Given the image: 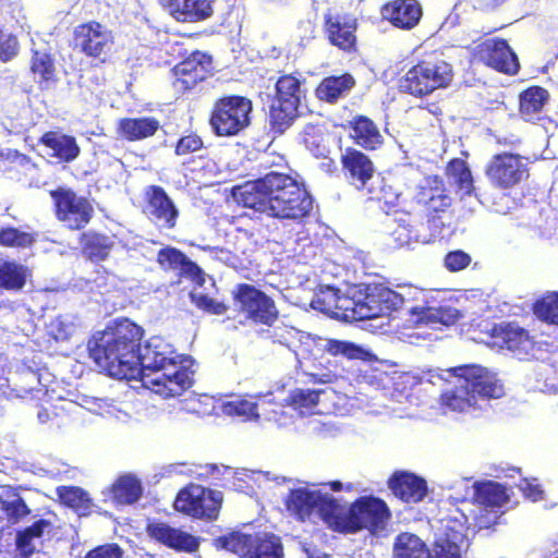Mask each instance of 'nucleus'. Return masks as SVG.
Masks as SVG:
<instances>
[{
  "mask_svg": "<svg viewBox=\"0 0 558 558\" xmlns=\"http://www.w3.org/2000/svg\"><path fill=\"white\" fill-rule=\"evenodd\" d=\"M143 329L128 318L96 331L88 340L90 359L108 376L118 379L141 378L163 398L182 395L193 385L190 356L175 352L160 337H151L141 345Z\"/></svg>",
  "mask_w": 558,
  "mask_h": 558,
  "instance_id": "1",
  "label": "nucleus"
},
{
  "mask_svg": "<svg viewBox=\"0 0 558 558\" xmlns=\"http://www.w3.org/2000/svg\"><path fill=\"white\" fill-rule=\"evenodd\" d=\"M352 295L357 298L360 307L357 318L369 320L371 327L383 329L385 325L397 319L393 313L400 314L411 325L451 326L461 317L458 308L450 305H430L425 293L418 292L422 299L414 296L416 304H411L403 294L386 287L383 283L362 282L352 286Z\"/></svg>",
  "mask_w": 558,
  "mask_h": 558,
  "instance_id": "2",
  "label": "nucleus"
},
{
  "mask_svg": "<svg viewBox=\"0 0 558 558\" xmlns=\"http://www.w3.org/2000/svg\"><path fill=\"white\" fill-rule=\"evenodd\" d=\"M234 199L257 218L298 220L310 215L313 197L291 175L270 171L233 187Z\"/></svg>",
  "mask_w": 558,
  "mask_h": 558,
  "instance_id": "3",
  "label": "nucleus"
},
{
  "mask_svg": "<svg viewBox=\"0 0 558 558\" xmlns=\"http://www.w3.org/2000/svg\"><path fill=\"white\" fill-rule=\"evenodd\" d=\"M454 379L453 387L441 393V404L457 412L470 409H483L493 399L505 395V389L497 375L480 365H465L444 371L440 379Z\"/></svg>",
  "mask_w": 558,
  "mask_h": 558,
  "instance_id": "4",
  "label": "nucleus"
},
{
  "mask_svg": "<svg viewBox=\"0 0 558 558\" xmlns=\"http://www.w3.org/2000/svg\"><path fill=\"white\" fill-rule=\"evenodd\" d=\"M452 77V65L438 56H430L407 72L400 81V88L414 96H425L447 87Z\"/></svg>",
  "mask_w": 558,
  "mask_h": 558,
  "instance_id": "5",
  "label": "nucleus"
},
{
  "mask_svg": "<svg viewBox=\"0 0 558 558\" xmlns=\"http://www.w3.org/2000/svg\"><path fill=\"white\" fill-rule=\"evenodd\" d=\"M463 539L461 532L445 533L437 536L429 550L417 535L401 533L393 543V558H462L460 544Z\"/></svg>",
  "mask_w": 558,
  "mask_h": 558,
  "instance_id": "6",
  "label": "nucleus"
},
{
  "mask_svg": "<svg viewBox=\"0 0 558 558\" xmlns=\"http://www.w3.org/2000/svg\"><path fill=\"white\" fill-rule=\"evenodd\" d=\"M216 547L238 555L240 558H283V546L272 533L246 534L231 532L215 539Z\"/></svg>",
  "mask_w": 558,
  "mask_h": 558,
  "instance_id": "7",
  "label": "nucleus"
},
{
  "mask_svg": "<svg viewBox=\"0 0 558 558\" xmlns=\"http://www.w3.org/2000/svg\"><path fill=\"white\" fill-rule=\"evenodd\" d=\"M390 518L387 504L375 496H362L352 502L344 514L341 511L335 520L345 532H356L366 529L371 532H381Z\"/></svg>",
  "mask_w": 558,
  "mask_h": 558,
  "instance_id": "8",
  "label": "nucleus"
},
{
  "mask_svg": "<svg viewBox=\"0 0 558 558\" xmlns=\"http://www.w3.org/2000/svg\"><path fill=\"white\" fill-rule=\"evenodd\" d=\"M252 101L243 96L219 98L210 116V125L218 136H234L251 123Z\"/></svg>",
  "mask_w": 558,
  "mask_h": 558,
  "instance_id": "9",
  "label": "nucleus"
},
{
  "mask_svg": "<svg viewBox=\"0 0 558 558\" xmlns=\"http://www.w3.org/2000/svg\"><path fill=\"white\" fill-rule=\"evenodd\" d=\"M222 502V493L191 485L180 490L175 500V510L196 519L215 520Z\"/></svg>",
  "mask_w": 558,
  "mask_h": 558,
  "instance_id": "10",
  "label": "nucleus"
},
{
  "mask_svg": "<svg viewBox=\"0 0 558 558\" xmlns=\"http://www.w3.org/2000/svg\"><path fill=\"white\" fill-rule=\"evenodd\" d=\"M286 504L301 520L308 518L314 510H317L325 520H335L341 510L339 502L331 495L306 487L291 489Z\"/></svg>",
  "mask_w": 558,
  "mask_h": 558,
  "instance_id": "11",
  "label": "nucleus"
},
{
  "mask_svg": "<svg viewBox=\"0 0 558 558\" xmlns=\"http://www.w3.org/2000/svg\"><path fill=\"white\" fill-rule=\"evenodd\" d=\"M233 299L238 310L255 323L271 326L278 317L274 300L252 284L236 286Z\"/></svg>",
  "mask_w": 558,
  "mask_h": 558,
  "instance_id": "12",
  "label": "nucleus"
},
{
  "mask_svg": "<svg viewBox=\"0 0 558 558\" xmlns=\"http://www.w3.org/2000/svg\"><path fill=\"white\" fill-rule=\"evenodd\" d=\"M57 218L72 230H81L92 219L94 208L89 201L70 189L59 187L51 192Z\"/></svg>",
  "mask_w": 558,
  "mask_h": 558,
  "instance_id": "13",
  "label": "nucleus"
},
{
  "mask_svg": "<svg viewBox=\"0 0 558 558\" xmlns=\"http://www.w3.org/2000/svg\"><path fill=\"white\" fill-rule=\"evenodd\" d=\"M113 36L98 22L81 24L74 29V47L93 58H105L111 50Z\"/></svg>",
  "mask_w": 558,
  "mask_h": 558,
  "instance_id": "14",
  "label": "nucleus"
},
{
  "mask_svg": "<svg viewBox=\"0 0 558 558\" xmlns=\"http://www.w3.org/2000/svg\"><path fill=\"white\" fill-rule=\"evenodd\" d=\"M490 182L499 187L508 189L527 175L526 165L519 155H495L486 168Z\"/></svg>",
  "mask_w": 558,
  "mask_h": 558,
  "instance_id": "15",
  "label": "nucleus"
},
{
  "mask_svg": "<svg viewBox=\"0 0 558 558\" xmlns=\"http://www.w3.org/2000/svg\"><path fill=\"white\" fill-rule=\"evenodd\" d=\"M213 70L211 56L202 51H193L173 68L174 86L180 90L194 88L203 82Z\"/></svg>",
  "mask_w": 558,
  "mask_h": 558,
  "instance_id": "16",
  "label": "nucleus"
},
{
  "mask_svg": "<svg viewBox=\"0 0 558 558\" xmlns=\"http://www.w3.org/2000/svg\"><path fill=\"white\" fill-rule=\"evenodd\" d=\"M148 218L160 229H173L179 209L163 187L150 185L146 191Z\"/></svg>",
  "mask_w": 558,
  "mask_h": 558,
  "instance_id": "17",
  "label": "nucleus"
},
{
  "mask_svg": "<svg viewBox=\"0 0 558 558\" xmlns=\"http://www.w3.org/2000/svg\"><path fill=\"white\" fill-rule=\"evenodd\" d=\"M147 534L158 543L177 551L195 553L199 547V538L168 523L153 521L147 524Z\"/></svg>",
  "mask_w": 558,
  "mask_h": 558,
  "instance_id": "18",
  "label": "nucleus"
},
{
  "mask_svg": "<svg viewBox=\"0 0 558 558\" xmlns=\"http://www.w3.org/2000/svg\"><path fill=\"white\" fill-rule=\"evenodd\" d=\"M53 525L47 519H39L15 534L16 558H31L41 550L45 538H50Z\"/></svg>",
  "mask_w": 558,
  "mask_h": 558,
  "instance_id": "19",
  "label": "nucleus"
},
{
  "mask_svg": "<svg viewBox=\"0 0 558 558\" xmlns=\"http://www.w3.org/2000/svg\"><path fill=\"white\" fill-rule=\"evenodd\" d=\"M341 162L345 178L357 190H367L375 181L373 162L362 151L347 148L341 155Z\"/></svg>",
  "mask_w": 558,
  "mask_h": 558,
  "instance_id": "20",
  "label": "nucleus"
},
{
  "mask_svg": "<svg viewBox=\"0 0 558 558\" xmlns=\"http://www.w3.org/2000/svg\"><path fill=\"white\" fill-rule=\"evenodd\" d=\"M157 262L161 268L175 270L181 277L191 279L198 286L205 282L202 268L179 248L172 246L160 248L157 253Z\"/></svg>",
  "mask_w": 558,
  "mask_h": 558,
  "instance_id": "21",
  "label": "nucleus"
},
{
  "mask_svg": "<svg viewBox=\"0 0 558 558\" xmlns=\"http://www.w3.org/2000/svg\"><path fill=\"white\" fill-rule=\"evenodd\" d=\"M388 485L395 496L408 504L422 501L428 492L425 478L408 471L395 472Z\"/></svg>",
  "mask_w": 558,
  "mask_h": 558,
  "instance_id": "22",
  "label": "nucleus"
},
{
  "mask_svg": "<svg viewBox=\"0 0 558 558\" xmlns=\"http://www.w3.org/2000/svg\"><path fill=\"white\" fill-rule=\"evenodd\" d=\"M215 0H161L163 8L180 22L194 23L213 15Z\"/></svg>",
  "mask_w": 558,
  "mask_h": 558,
  "instance_id": "23",
  "label": "nucleus"
},
{
  "mask_svg": "<svg viewBox=\"0 0 558 558\" xmlns=\"http://www.w3.org/2000/svg\"><path fill=\"white\" fill-rule=\"evenodd\" d=\"M483 59L487 65L502 73L515 74L519 70L518 57L505 39L487 43Z\"/></svg>",
  "mask_w": 558,
  "mask_h": 558,
  "instance_id": "24",
  "label": "nucleus"
},
{
  "mask_svg": "<svg viewBox=\"0 0 558 558\" xmlns=\"http://www.w3.org/2000/svg\"><path fill=\"white\" fill-rule=\"evenodd\" d=\"M83 255L94 262L106 260L112 251L117 250V235H107L93 230L81 234Z\"/></svg>",
  "mask_w": 558,
  "mask_h": 558,
  "instance_id": "25",
  "label": "nucleus"
},
{
  "mask_svg": "<svg viewBox=\"0 0 558 558\" xmlns=\"http://www.w3.org/2000/svg\"><path fill=\"white\" fill-rule=\"evenodd\" d=\"M384 16L395 26L411 29L422 17V8L416 0H395L384 8Z\"/></svg>",
  "mask_w": 558,
  "mask_h": 558,
  "instance_id": "26",
  "label": "nucleus"
},
{
  "mask_svg": "<svg viewBox=\"0 0 558 558\" xmlns=\"http://www.w3.org/2000/svg\"><path fill=\"white\" fill-rule=\"evenodd\" d=\"M50 374L38 368L34 362L22 363L14 374V385L19 391L24 393L36 392L35 397L40 398V393H46L47 381Z\"/></svg>",
  "mask_w": 558,
  "mask_h": 558,
  "instance_id": "27",
  "label": "nucleus"
},
{
  "mask_svg": "<svg viewBox=\"0 0 558 558\" xmlns=\"http://www.w3.org/2000/svg\"><path fill=\"white\" fill-rule=\"evenodd\" d=\"M40 143L51 150L49 154L64 162H71L80 155V146L76 140L61 132L50 131L40 137Z\"/></svg>",
  "mask_w": 558,
  "mask_h": 558,
  "instance_id": "28",
  "label": "nucleus"
},
{
  "mask_svg": "<svg viewBox=\"0 0 558 558\" xmlns=\"http://www.w3.org/2000/svg\"><path fill=\"white\" fill-rule=\"evenodd\" d=\"M349 129L354 142L364 149H377L384 142L377 125L365 116L354 117L349 122Z\"/></svg>",
  "mask_w": 558,
  "mask_h": 558,
  "instance_id": "29",
  "label": "nucleus"
},
{
  "mask_svg": "<svg viewBox=\"0 0 558 558\" xmlns=\"http://www.w3.org/2000/svg\"><path fill=\"white\" fill-rule=\"evenodd\" d=\"M499 338L507 350L522 359L532 353L535 342L529 332L514 324L500 325Z\"/></svg>",
  "mask_w": 558,
  "mask_h": 558,
  "instance_id": "30",
  "label": "nucleus"
},
{
  "mask_svg": "<svg viewBox=\"0 0 558 558\" xmlns=\"http://www.w3.org/2000/svg\"><path fill=\"white\" fill-rule=\"evenodd\" d=\"M355 80L349 73L325 77L316 89L317 97L327 102L333 104L345 97L354 87Z\"/></svg>",
  "mask_w": 558,
  "mask_h": 558,
  "instance_id": "31",
  "label": "nucleus"
},
{
  "mask_svg": "<svg viewBox=\"0 0 558 558\" xmlns=\"http://www.w3.org/2000/svg\"><path fill=\"white\" fill-rule=\"evenodd\" d=\"M159 126V121L151 117L124 118L119 122V132L128 141H140L153 136Z\"/></svg>",
  "mask_w": 558,
  "mask_h": 558,
  "instance_id": "32",
  "label": "nucleus"
},
{
  "mask_svg": "<svg viewBox=\"0 0 558 558\" xmlns=\"http://www.w3.org/2000/svg\"><path fill=\"white\" fill-rule=\"evenodd\" d=\"M31 70L41 89L49 88L54 82V59L47 49L33 50Z\"/></svg>",
  "mask_w": 558,
  "mask_h": 558,
  "instance_id": "33",
  "label": "nucleus"
},
{
  "mask_svg": "<svg viewBox=\"0 0 558 558\" xmlns=\"http://www.w3.org/2000/svg\"><path fill=\"white\" fill-rule=\"evenodd\" d=\"M549 99L548 92L541 86H531L520 94V112L525 121L538 119L545 104Z\"/></svg>",
  "mask_w": 558,
  "mask_h": 558,
  "instance_id": "34",
  "label": "nucleus"
},
{
  "mask_svg": "<svg viewBox=\"0 0 558 558\" xmlns=\"http://www.w3.org/2000/svg\"><path fill=\"white\" fill-rule=\"evenodd\" d=\"M407 218H401L396 228L390 232V238L395 243L396 247H412L415 243H428L429 235L421 234L416 226L411 222L410 216L405 215Z\"/></svg>",
  "mask_w": 558,
  "mask_h": 558,
  "instance_id": "35",
  "label": "nucleus"
},
{
  "mask_svg": "<svg viewBox=\"0 0 558 558\" xmlns=\"http://www.w3.org/2000/svg\"><path fill=\"white\" fill-rule=\"evenodd\" d=\"M58 496L63 505L72 508L78 517L88 515L94 507L87 492L76 486H62L58 488Z\"/></svg>",
  "mask_w": 558,
  "mask_h": 558,
  "instance_id": "36",
  "label": "nucleus"
},
{
  "mask_svg": "<svg viewBox=\"0 0 558 558\" xmlns=\"http://www.w3.org/2000/svg\"><path fill=\"white\" fill-rule=\"evenodd\" d=\"M28 270L15 262L0 259V288L20 291L26 283Z\"/></svg>",
  "mask_w": 558,
  "mask_h": 558,
  "instance_id": "37",
  "label": "nucleus"
},
{
  "mask_svg": "<svg viewBox=\"0 0 558 558\" xmlns=\"http://www.w3.org/2000/svg\"><path fill=\"white\" fill-rule=\"evenodd\" d=\"M302 96L300 80L292 75H283L276 83V96L272 100L284 105L290 104L299 109Z\"/></svg>",
  "mask_w": 558,
  "mask_h": 558,
  "instance_id": "38",
  "label": "nucleus"
},
{
  "mask_svg": "<svg viewBox=\"0 0 558 558\" xmlns=\"http://www.w3.org/2000/svg\"><path fill=\"white\" fill-rule=\"evenodd\" d=\"M509 500L505 488L493 481L476 482L475 501L488 507H502Z\"/></svg>",
  "mask_w": 558,
  "mask_h": 558,
  "instance_id": "39",
  "label": "nucleus"
},
{
  "mask_svg": "<svg viewBox=\"0 0 558 558\" xmlns=\"http://www.w3.org/2000/svg\"><path fill=\"white\" fill-rule=\"evenodd\" d=\"M231 400L223 401L220 404V411L228 416H238L243 421H258V405L240 396H232Z\"/></svg>",
  "mask_w": 558,
  "mask_h": 558,
  "instance_id": "40",
  "label": "nucleus"
},
{
  "mask_svg": "<svg viewBox=\"0 0 558 558\" xmlns=\"http://www.w3.org/2000/svg\"><path fill=\"white\" fill-rule=\"evenodd\" d=\"M113 498L120 505H131L140 499L143 493L141 482L133 475L121 476L113 485Z\"/></svg>",
  "mask_w": 558,
  "mask_h": 558,
  "instance_id": "41",
  "label": "nucleus"
},
{
  "mask_svg": "<svg viewBox=\"0 0 558 558\" xmlns=\"http://www.w3.org/2000/svg\"><path fill=\"white\" fill-rule=\"evenodd\" d=\"M367 193L372 199L378 201L380 209L387 214L398 206L401 196L400 192L387 184L381 178H376L372 182L369 187H367Z\"/></svg>",
  "mask_w": 558,
  "mask_h": 558,
  "instance_id": "42",
  "label": "nucleus"
},
{
  "mask_svg": "<svg viewBox=\"0 0 558 558\" xmlns=\"http://www.w3.org/2000/svg\"><path fill=\"white\" fill-rule=\"evenodd\" d=\"M299 116V109L292 107L290 104L271 101L269 108V124L271 130L278 134H282L289 129L294 119Z\"/></svg>",
  "mask_w": 558,
  "mask_h": 558,
  "instance_id": "43",
  "label": "nucleus"
},
{
  "mask_svg": "<svg viewBox=\"0 0 558 558\" xmlns=\"http://www.w3.org/2000/svg\"><path fill=\"white\" fill-rule=\"evenodd\" d=\"M328 39L331 45L349 51L355 46L356 37L354 28L349 24H342L340 21L332 22L328 19L326 22Z\"/></svg>",
  "mask_w": 558,
  "mask_h": 558,
  "instance_id": "44",
  "label": "nucleus"
},
{
  "mask_svg": "<svg viewBox=\"0 0 558 558\" xmlns=\"http://www.w3.org/2000/svg\"><path fill=\"white\" fill-rule=\"evenodd\" d=\"M447 171L462 196H470L473 193V177L464 160L458 158L451 160L447 167Z\"/></svg>",
  "mask_w": 558,
  "mask_h": 558,
  "instance_id": "45",
  "label": "nucleus"
},
{
  "mask_svg": "<svg viewBox=\"0 0 558 558\" xmlns=\"http://www.w3.org/2000/svg\"><path fill=\"white\" fill-rule=\"evenodd\" d=\"M0 505L1 510L12 523H16L31 512L24 499L11 490H4L0 494Z\"/></svg>",
  "mask_w": 558,
  "mask_h": 558,
  "instance_id": "46",
  "label": "nucleus"
},
{
  "mask_svg": "<svg viewBox=\"0 0 558 558\" xmlns=\"http://www.w3.org/2000/svg\"><path fill=\"white\" fill-rule=\"evenodd\" d=\"M322 350L333 356H343L349 360H364L367 353L365 349L354 342L338 339H325Z\"/></svg>",
  "mask_w": 558,
  "mask_h": 558,
  "instance_id": "47",
  "label": "nucleus"
},
{
  "mask_svg": "<svg viewBox=\"0 0 558 558\" xmlns=\"http://www.w3.org/2000/svg\"><path fill=\"white\" fill-rule=\"evenodd\" d=\"M323 392L324 390L322 389L296 388L290 392L289 401L291 405L300 412V414L305 415L311 413L317 405L319 396Z\"/></svg>",
  "mask_w": 558,
  "mask_h": 558,
  "instance_id": "48",
  "label": "nucleus"
},
{
  "mask_svg": "<svg viewBox=\"0 0 558 558\" xmlns=\"http://www.w3.org/2000/svg\"><path fill=\"white\" fill-rule=\"evenodd\" d=\"M36 238L33 233L22 231L15 227L0 228V245L8 247L26 248L33 245Z\"/></svg>",
  "mask_w": 558,
  "mask_h": 558,
  "instance_id": "49",
  "label": "nucleus"
},
{
  "mask_svg": "<svg viewBox=\"0 0 558 558\" xmlns=\"http://www.w3.org/2000/svg\"><path fill=\"white\" fill-rule=\"evenodd\" d=\"M534 314L542 320L558 326V292H551L534 304Z\"/></svg>",
  "mask_w": 558,
  "mask_h": 558,
  "instance_id": "50",
  "label": "nucleus"
},
{
  "mask_svg": "<svg viewBox=\"0 0 558 558\" xmlns=\"http://www.w3.org/2000/svg\"><path fill=\"white\" fill-rule=\"evenodd\" d=\"M341 290L332 286H323L312 300V307L324 313H333L339 304Z\"/></svg>",
  "mask_w": 558,
  "mask_h": 558,
  "instance_id": "51",
  "label": "nucleus"
},
{
  "mask_svg": "<svg viewBox=\"0 0 558 558\" xmlns=\"http://www.w3.org/2000/svg\"><path fill=\"white\" fill-rule=\"evenodd\" d=\"M446 488L451 493L448 498L454 502H463L466 500H474L476 495V482L470 484V478H460L446 484Z\"/></svg>",
  "mask_w": 558,
  "mask_h": 558,
  "instance_id": "52",
  "label": "nucleus"
},
{
  "mask_svg": "<svg viewBox=\"0 0 558 558\" xmlns=\"http://www.w3.org/2000/svg\"><path fill=\"white\" fill-rule=\"evenodd\" d=\"M444 189V182L440 178H426L424 183L418 186V190L415 194V199L418 204L426 206L428 202L433 201V197L436 196V194L441 193Z\"/></svg>",
  "mask_w": 558,
  "mask_h": 558,
  "instance_id": "53",
  "label": "nucleus"
},
{
  "mask_svg": "<svg viewBox=\"0 0 558 558\" xmlns=\"http://www.w3.org/2000/svg\"><path fill=\"white\" fill-rule=\"evenodd\" d=\"M236 475H240L235 478L233 486L236 490L244 492L245 488H248L247 481H252L258 486H260L263 483L267 481H278L279 477H270L269 472H263V471H254V470H244L243 472L236 473Z\"/></svg>",
  "mask_w": 558,
  "mask_h": 558,
  "instance_id": "54",
  "label": "nucleus"
},
{
  "mask_svg": "<svg viewBox=\"0 0 558 558\" xmlns=\"http://www.w3.org/2000/svg\"><path fill=\"white\" fill-rule=\"evenodd\" d=\"M352 286L348 287L344 292L341 291L339 296V304L336 310H341L345 319L361 320L357 318V311L360 303L357 298L352 295Z\"/></svg>",
  "mask_w": 558,
  "mask_h": 558,
  "instance_id": "55",
  "label": "nucleus"
},
{
  "mask_svg": "<svg viewBox=\"0 0 558 558\" xmlns=\"http://www.w3.org/2000/svg\"><path fill=\"white\" fill-rule=\"evenodd\" d=\"M19 53V41L11 33L0 31V60L3 62L12 60Z\"/></svg>",
  "mask_w": 558,
  "mask_h": 558,
  "instance_id": "56",
  "label": "nucleus"
},
{
  "mask_svg": "<svg viewBox=\"0 0 558 558\" xmlns=\"http://www.w3.org/2000/svg\"><path fill=\"white\" fill-rule=\"evenodd\" d=\"M471 263V256L462 250L451 251L446 254L444 265L449 271H460Z\"/></svg>",
  "mask_w": 558,
  "mask_h": 558,
  "instance_id": "57",
  "label": "nucleus"
},
{
  "mask_svg": "<svg viewBox=\"0 0 558 558\" xmlns=\"http://www.w3.org/2000/svg\"><path fill=\"white\" fill-rule=\"evenodd\" d=\"M190 295H191L192 302L198 308H202L204 311H207L211 314H217V315H221L226 312V306L222 303L215 301L214 299L209 298L207 294L191 292Z\"/></svg>",
  "mask_w": 558,
  "mask_h": 558,
  "instance_id": "58",
  "label": "nucleus"
},
{
  "mask_svg": "<svg viewBox=\"0 0 558 558\" xmlns=\"http://www.w3.org/2000/svg\"><path fill=\"white\" fill-rule=\"evenodd\" d=\"M118 247L124 250L130 257H135L137 251L149 248V242L138 235H129L119 240L117 239V248Z\"/></svg>",
  "mask_w": 558,
  "mask_h": 558,
  "instance_id": "59",
  "label": "nucleus"
},
{
  "mask_svg": "<svg viewBox=\"0 0 558 558\" xmlns=\"http://www.w3.org/2000/svg\"><path fill=\"white\" fill-rule=\"evenodd\" d=\"M122 548L114 543L105 544L89 550L84 558H122Z\"/></svg>",
  "mask_w": 558,
  "mask_h": 558,
  "instance_id": "60",
  "label": "nucleus"
},
{
  "mask_svg": "<svg viewBox=\"0 0 558 558\" xmlns=\"http://www.w3.org/2000/svg\"><path fill=\"white\" fill-rule=\"evenodd\" d=\"M203 146V141L195 134H190L181 137L175 146L178 155H186L199 150Z\"/></svg>",
  "mask_w": 558,
  "mask_h": 558,
  "instance_id": "61",
  "label": "nucleus"
},
{
  "mask_svg": "<svg viewBox=\"0 0 558 558\" xmlns=\"http://www.w3.org/2000/svg\"><path fill=\"white\" fill-rule=\"evenodd\" d=\"M299 330L294 327H276L274 329V339L275 341L279 342L280 344L290 345V342L292 339H295L299 335Z\"/></svg>",
  "mask_w": 558,
  "mask_h": 558,
  "instance_id": "62",
  "label": "nucleus"
},
{
  "mask_svg": "<svg viewBox=\"0 0 558 558\" xmlns=\"http://www.w3.org/2000/svg\"><path fill=\"white\" fill-rule=\"evenodd\" d=\"M451 205V197L446 194L445 189L441 193L436 194L433 197V201H429L426 205L428 210H433L434 213L445 211Z\"/></svg>",
  "mask_w": 558,
  "mask_h": 558,
  "instance_id": "63",
  "label": "nucleus"
},
{
  "mask_svg": "<svg viewBox=\"0 0 558 558\" xmlns=\"http://www.w3.org/2000/svg\"><path fill=\"white\" fill-rule=\"evenodd\" d=\"M519 488L533 501L542 499L543 490L538 484H534L526 478H522L519 484Z\"/></svg>",
  "mask_w": 558,
  "mask_h": 558,
  "instance_id": "64",
  "label": "nucleus"
}]
</instances>
